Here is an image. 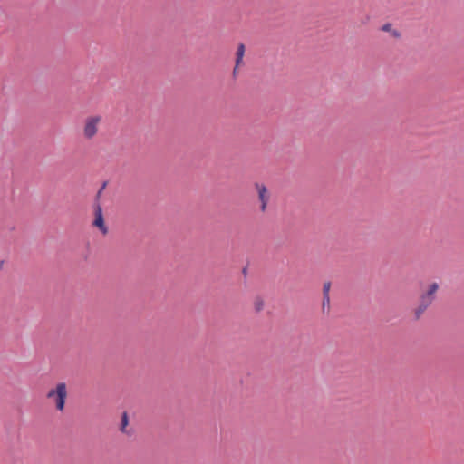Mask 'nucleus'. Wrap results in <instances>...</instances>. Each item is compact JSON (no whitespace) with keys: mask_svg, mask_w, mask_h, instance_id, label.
Instances as JSON below:
<instances>
[{"mask_svg":"<svg viewBox=\"0 0 464 464\" xmlns=\"http://www.w3.org/2000/svg\"><path fill=\"white\" fill-rule=\"evenodd\" d=\"M67 396V386L64 382L57 383L46 393V398L54 404L58 411H63Z\"/></svg>","mask_w":464,"mask_h":464,"instance_id":"nucleus-1","label":"nucleus"},{"mask_svg":"<svg viewBox=\"0 0 464 464\" xmlns=\"http://www.w3.org/2000/svg\"><path fill=\"white\" fill-rule=\"evenodd\" d=\"M438 289L439 285L437 283H431L427 286V289L421 294L420 297L418 307L415 309L416 318H419L433 303Z\"/></svg>","mask_w":464,"mask_h":464,"instance_id":"nucleus-2","label":"nucleus"},{"mask_svg":"<svg viewBox=\"0 0 464 464\" xmlns=\"http://www.w3.org/2000/svg\"><path fill=\"white\" fill-rule=\"evenodd\" d=\"M102 121L101 115H91L84 120L82 127L84 139L92 140L97 135Z\"/></svg>","mask_w":464,"mask_h":464,"instance_id":"nucleus-3","label":"nucleus"},{"mask_svg":"<svg viewBox=\"0 0 464 464\" xmlns=\"http://www.w3.org/2000/svg\"><path fill=\"white\" fill-rule=\"evenodd\" d=\"M255 188L256 189L258 201L260 203V210L261 212H265L270 200V192L263 183H256Z\"/></svg>","mask_w":464,"mask_h":464,"instance_id":"nucleus-4","label":"nucleus"},{"mask_svg":"<svg viewBox=\"0 0 464 464\" xmlns=\"http://www.w3.org/2000/svg\"><path fill=\"white\" fill-rule=\"evenodd\" d=\"M92 225L93 227H97L102 233V235H107L108 227L104 221L102 208L99 204H97L94 208V219Z\"/></svg>","mask_w":464,"mask_h":464,"instance_id":"nucleus-5","label":"nucleus"},{"mask_svg":"<svg viewBox=\"0 0 464 464\" xmlns=\"http://www.w3.org/2000/svg\"><path fill=\"white\" fill-rule=\"evenodd\" d=\"M245 55V45L243 44H238L237 50L236 53V66L234 69V74L236 73L237 68L239 67L243 62V58Z\"/></svg>","mask_w":464,"mask_h":464,"instance_id":"nucleus-6","label":"nucleus"},{"mask_svg":"<svg viewBox=\"0 0 464 464\" xmlns=\"http://www.w3.org/2000/svg\"><path fill=\"white\" fill-rule=\"evenodd\" d=\"M128 424H129L128 414H127V412H123L121 415V427H120V430L122 433H128V430H127Z\"/></svg>","mask_w":464,"mask_h":464,"instance_id":"nucleus-7","label":"nucleus"},{"mask_svg":"<svg viewBox=\"0 0 464 464\" xmlns=\"http://www.w3.org/2000/svg\"><path fill=\"white\" fill-rule=\"evenodd\" d=\"M254 307L256 312L261 311L264 308V301L260 297H256L254 301Z\"/></svg>","mask_w":464,"mask_h":464,"instance_id":"nucleus-8","label":"nucleus"},{"mask_svg":"<svg viewBox=\"0 0 464 464\" xmlns=\"http://www.w3.org/2000/svg\"><path fill=\"white\" fill-rule=\"evenodd\" d=\"M322 309H323L324 313L329 311V309H330V296H324L323 297Z\"/></svg>","mask_w":464,"mask_h":464,"instance_id":"nucleus-9","label":"nucleus"},{"mask_svg":"<svg viewBox=\"0 0 464 464\" xmlns=\"http://www.w3.org/2000/svg\"><path fill=\"white\" fill-rule=\"evenodd\" d=\"M330 288H331V283L330 282H325L324 284V287H323V295H324V296H329Z\"/></svg>","mask_w":464,"mask_h":464,"instance_id":"nucleus-10","label":"nucleus"},{"mask_svg":"<svg viewBox=\"0 0 464 464\" xmlns=\"http://www.w3.org/2000/svg\"><path fill=\"white\" fill-rule=\"evenodd\" d=\"M382 31L384 32H391L392 29V26L391 24H386L382 27Z\"/></svg>","mask_w":464,"mask_h":464,"instance_id":"nucleus-11","label":"nucleus"},{"mask_svg":"<svg viewBox=\"0 0 464 464\" xmlns=\"http://www.w3.org/2000/svg\"><path fill=\"white\" fill-rule=\"evenodd\" d=\"M392 34H393L394 36H399V34H398L396 31H393V32H392Z\"/></svg>","mask_w":464,"mask_h":464,"instance_id":"nucleus-12","label":"nucleus"}]
</instances>
